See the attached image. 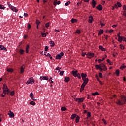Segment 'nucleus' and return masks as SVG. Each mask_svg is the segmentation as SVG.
Masks as SVG:
<instances>
[{
	"label": "nucleus",
	"mask_w": 126,
	"mask_h": 126,
	"mask_svg": "<svg viewBox=\"0 0 126 126\" xmlns=\"http://www.w3.org/2000/svg\"><path fill=\"white\" fill-rule=\"evenodd\" d=\"M10 92V90L8 89V88L7 87V85H6V84H4L3 87V93H4V94H1V97H5V95H6V94H7V95L9 96Z\"/></svg>",
	"instance_id": "1"
},
{
	"label": "nucleus",
	"mask_w": 126,
	"mask_h": 126,
	"mask_svg": "<svg viewBox=\"0 0 126 126\" xmlns=\"http://www.w3.org/2000/svg\"><path fill=\"white\" fill-rule=\"evenodd\" d=\"M126 97L125 96H123L121 97V100H117L116 102V104L117 105H119V106H123L124 104H126Z\"/></svg>",
	"instance_id": "2"
},
{
	"label": "nucleus",
	"mask_w": 126,
	"mask_h": 126,
	"mask_svg": "<svg viewBox=\"0 0 126 126\" xmlns=\"http://www.w3.org/2000/svg\"><path fill=\"white\" fill-rule=\"evenodd\" d=\"M34 82V79L33 78H30L26 83V84H33Z\"/></svg>",
	"instance_id": "3"
},
{
	"label": "nucleus",
	"mask_w": 126,
	"mask_h": 126,
	"mask_svg": "<svg viewBox=\"0 0 126 126\" xmlns=\"http://www.w3.org/2000/svg\"><path fill=\"white\" fill-rule=\"evenodd\" d=\"M87 58H88L89 59H91V58H93L95 55L93 53L89 52L87 54Z\"/></svg>",
	"instance_id": "4"
},
{
	"label": "nucleus",
	"mask_w": 126,
	"mask_h": 126,
	"mask_svg": "<svg viewBox=\"0 0 126 126\" xmlns=\"http://www.w3.org/2000/svg\"><path fill=\"white\" fill-rule=\"evenodd\" d=\"M8 5L9 7H10L11 10H12L13 11H14L15 12H17L18 11V10H17L16 8H15L14 6H11V5L9 4H8Z\"/></svg>",
	"instance_id": "5"
},
{
	"label": "nucleus",
	"mask_w": 126,
	"mask_h": 126,
	"mask_svg": "<svg viewBox=\"0 0 126 126\" xmlns=\"http://www.w3.org/2000/svg\"><path fill=\"white\" fill-rule=\"evenodd\" d=\"M98 66H99V67H100L101 68H103L104 71H106L107 70V67H106V66L105 65V64H103V63H100L98 65Z\"/></svg>",
	"instance_id": "6"
},
{
	"label": "nucleus",
	"mask_w": 126,
	"mask_h": 126,
	"mask_svg": "<svg viewBox=\"0 0 126 126\" xmlns=\"http://www.w3.org/2000/svg\"><path fill=\"white\" fill-rule=\"evenodd\" d=\"M84 101V98H77L76 99V102H78V103H82Z\"/></svg>",
	"instance_id": "7"
},
{
	"label": "nucleus",
	"mask_w": 126,
	"mask_h": 126,
	"mask_svg": "<svg viewBox=\"0 0 126 126\" xmlns=\"http://www.w3.org/2000/svg\"><path fill=\"white\" fill-rule=\"evenodd\" d=\"M96 4H97V2H96V1H95V0H92V5L93 8H95V7H96Z\"/></svg>",
	"instance_id": "8"
},
{
	"label": "nucleus",
	"mask_w": 126,
	"mask_h": 126,
	"mask_svg": "<svg viewBox=\"0 0 126 126\" xmlns=\"http://www.w3.org/2000/svg\"><path fill=\"white\" fill-rule=\"evenodd\" d=\"M24 69H25V66L23 65L20 68V73H23L24 72Z\"/></svg>",
	"instance_id": "9"
},
{
	"label": "nucleus",
	"mask_w": 126,
	"mask_h": 126,
	"mask_svg": "<svg viewBox=\"0 0 126 126\" xmlns=\"http://www.w3.org/2000/svg\"><path fill=\"white\" fill-rule=\"evenodd\" d=\"M40 79L41 81H42V80H48V79H49V77L46 76H42L40 77Z\"/></svg>",
	"instance_id": "10"
},
{
	"label": "nucleus",
	"mask_w": 126,
	"mask_h": 126,
	"mask_svg": "<svg viewBox=\"0 0 126 126\" xmlns=\"http://www.w3.org/2000/svg\"><path fill=\"white\" fill-rule=\"evenodd\" d=\"M96 8L98 9V10H99V11L103 10V6H102V5L101 4H99L98 6H97Z\"/></svg>",
	"instance_id": "11"
},
{
	"label": "nucleus",
	"mask_w": 126,
	"mask_h": 126,
	"mask_svg": "<svg viewBox=\"0 0 126 126\" xmlns=\"http://www.w3.org/2000/svg\"><path fill=\"white\" fill-rule=\"evenodd\" d=\"M95 67L97 70H98V69H100L101 72H102L104 70V68L100 67L99 65H96Z\"/></svg>",
	"instance_id": "12"
},
{
	"label": "nucleus",
	"mask_w": 126,
	"mask_h": 126,
	"mask_svg": "<svg viewBox=\"0 0 126 126\" xmlns=\"http://www.w3.org/2000/svg\"><path fill=\"white\" fill-rule=\"evenodd\" d=\"M93 20H94L93 17L92 16H90L89 17V23H92V21H93Z\"/></svg>",
	"instance_id": "13"
},
{
	"label": "nucleus",
	"mask_w": 126,
	"mask_h": 126,
	"mask_svg": "<svg viewBox=\"0 0 126 126\" xmlns=\"http://www.w3.org/2000/svg\"><path fill=\"white\" fill-rule=\"evenodd\" d=\"M8 115H9L10 118H13V117H14V113H13V112H11V111H9Z\"/></svg>",
	"instance_id": "14"
},
{
	"label": "nucleus",
	"mask_w": 126,
	"mask_h": 126,
	"mask_svg": "<svg viewBox=\"0 0 126 126\" xmlns=\"http://www.w3.org/2000/svg\"><path fill=\"white\" fill-rule=\"evenodd\" d=\"M77 72H78L77 70L72 71V73L73 76H74L75 77H76V75H77V74L78 73Z\"/></svg>",
	"instance_id": "15"
},
{
	"label": "nucleus",
	"mask_w": 126,
	"mask_h": 126,
	"mask_svg": "<svg viewBox=\"0 0 126 126\" xmlns=\"http://www.w3.org/2000/svg\"><path fill=\"white\" fill-rule=\"evenodd\" d=\"M0 49L1 51H7V49H6V48L4 47V46L2 45L0 46Z\"/></svg>",
	"instance_id": "16"
},
{
	"label": "nucleus",
	"mask_w": 126,
	"mask_h": 126,
	"mask_svg": "<svg viewBox=\"0 0 126 126\" xmlns=\"http://www.w3.org/2000/svg\"><path fill=\"white\" fill-rule=\"evenodd\" d=\"M79 120H80V117H79V116L77 115V117H76V120L75 122L76 123H78L79 122Z\"/></svg>",
	"instance_id": "17"
},
{
	"label": "nucleus",
	"mask_w": 126,
	"mask_h": 126,
	"mask_svg": "<svg viewBox=\"0 0 126 126\" xmlns=\"http://www.w3.org/2000/svg\"><path fill=\"white\" fill-rule=\"evenodd\" d=\"M87 76V75H86V74H84L83 73L81 74V77L82 79H84V78H86Z\"/></svg>",
	"instance_id": "18"
},
{
	"label": "nucleus",
	"mask_w": 126,
	"mask_h": 126,
	"mask_svg": "<svg viewBox=\"0 0 126 126\" xmlns=\"http://www.w3.org/2000/svg\"><path fill=\"white\" fill-rule=\"evenodd\" d=\"M56 60H61L62 59V57L61 56V55L57 54L56 56Z\"/></svg>",
	"instance_id": "19"
},
{
	"label": "nucleus",
	"mask_w": 126,
	"mask_h": 126,
	"mask_svg": "<svg viewBox=\"0 0 126 126\" xmlns=\"http://www.w3.org/2000/svg\"><path fill=\"white\" fill-rule=\"evenodd\" d=\"M103 33H104V31L103 30L101 29L99 31L98 36H101L102 35V34H103Z\"/></svg>",
	"instance_id": "20"
},
{
	"label": "nucleus",
	"mask_w": 126,
	"mask_h": 126,
	"mask_svg": "<svg viewBox=\"0 0 126 126\" xmlns=\"http://www.w3.org/2000/svg\"><path fill=\"white\" fill-rule=\"evenodd\" d=\"M82 80L84 81V82L87 84V83H88V81H89V79H88V78H85L84 79H82Z\"/></svg>",
	"instance_id": "21"
},
{
	"label": "nucleus",
	"mask_w": 126,
	"mask_h": 126,
	"mask_svg": "<svg viewBox=\"0 0 126 126\" xmlns=\"http://www.w3.org/2000/svg\"><path fill=\"white\" fill-rule=\"evenodd\" d=\"M45 56H46V57H48V58H50L51 60H53V57H52V56H51V54H50V53L46 54Z\"/></svg>",
	"instance_id": "22"
},
{
	"label": "nucleus",
	"mask_w": 126,
	"mask_h": 126,
	"mask_svg": "<svg viewBox=\"0 0 126 126\" xmlns=\"http://www.w3.org/2000/svg\"><path fill=\"white\" fill-rule=\"evenodd\" d=\"M69 80H70V78H69V77H65V80H64L65 82H68Z\"/></svg>",
	"instance_id": "23"
},
{
	"label": "nucleus",
	"mask_w": 126,
	"mask_h": 126,
	"mask_svg": "<svg viewBox=\"0 0 126 126\" xmlns=\"http://www.w3.org/2000/svg\"><path fill=\"white\" fill-rule=\"evenodd\" d=\"M77 116V115L76 114H72L71 116V119H72V120H73L74 119H75V118H76Z\"/></svg>",
	"instance_id": "24"
},
{
	"label": "nucleus",
	"mask_w": 126,
	"mask_h": 126,
	"mask_svg": "<svg viewBox=\"0 0 126 126\" xmlns=\"http://www.w3.org/2000/svg\"><path fill=\"white\" fill-rule=\"evenodd\" d=\"M99 48L100 49V50H102L103 52H105V51H106L105 48L103 47L102 45H100L99 46Z\"/></svg>",
	"instance_id": "25"
},
{
	"label": "nucleus",
	"mask_w": 126,
	"mask_h": 126,
	"mask_svg": "<svg viewBox=\"0 0 126 126\" xmlns=\"http://www.w3.org/2000/svg\"><path fill=\"white\" fill-rule=\"evenodd\" d=\"M71 22L72 23H75V22H77V19L73 18L71 19Z\"/></svg>",
	"instance_id": "26"
},
{
	"label": "nucleus",
	"mask_w": 126,
	"mask_h": 126,
	"mask_svg": "<svg viewBox=\"0 0 126 126\" xmlns=\"http://www.w3.org/2000/svg\"><path fill=\"white\" fill-rule=\"evenodd\" d=\"M15 94V92H14V91H12V92H11V93H9V95L10 96H14V94Z\"/></svg>",
	"instance_id": "27"
},
{
	"label": "nucleus",
	"mask_w": 126,
	"mask_h": 126,
	"mask_svg": "<svg viewBox=\"0 0 126 126\" xmlns=\"http://www.w3.org/2000/svg\"><path fill=\"white\" fill-rule=\"evenodd\" d=\"M49 44H51V47H54V46H55V42L53 41H50Z\"/></svg>",
	"instance_id": "28"
},
{
	"label": "nucleus",
	"mask_w": 126,
	"mask_h": 126,
	"mask_svg": "<svg viewBox=\"0 0 126 126\" xmlns=\"http://www.w3.org/2000/svg\"><path fill=\"white\" fill-rule=\"evenodd\" d=\"M115 73L117 75V76H119V75H120V70H116V71H115Z\"/></svg>",
	"instance_id": "29"
},
{
	"label": "nucleus",
	"mask_w": 126,
	"mask_h": 126,
	"mask_svg": "<svg viewBox=\"0 0 126 126\" xmlns=\"http://www.w3.org/2000/svg\"><path fill=\"white\" fill-rule=\"evenodd\" d=\"M30 47H29V45H27L26 47V52L27 53H28L29 50L28 49H29Z\"/></svg>",
	"instance_id": "30"
},
{
	"label": "nucleus",
	"mask_w": 126,
	"mask_h": 126,
	"mask_svg": "<svg viewBox=\"0 0 126 126\" xmlns=\"http://www.w3.org/2000/svg\"><path fill=\"white\" fill-rule=\"evenodd\" d=\"M95 77L96 79L98 80V81H99L100 83L102 84V81H100V79L99 78V76H98V75H96Z\"/></svg>",
	"instance_id": "31"
},
{
	"label": "nucleus",
	"mask_w": 126,
	"mask_h": 126,
	"mask_svg": "<svg viewBox=\"0 0 126 126\" xmlns=\"http://www.w3.org/2000/svg\"><path fill=\"white\" fill-rule=\"evenodd\" d=\"M118 41L120 42V43H122L123 41V37L120 36V37H118Z\"/></svg>",
	"instance_id": "32"
},
{
	"label": "nucleus",
	"mask_w": 126,
	"mask_h": 126,
	"mask_svg": "<svg viewBox=\"0 0 126 126\" xmlns=\"http://www.w3.org/2000/svg\"><path fill=\"white\" fill-rule=\"evenodd\" d=\"M19 53L21 55H23L24 50L23 49H20Z\"/></svg>",
	"instance_id": "33"
},
{
	"label": "nucleus",
	"mask_w": 126,
	"mask_h": 126,
	"mask_svg": "<svg viewBox=\"0 0 126 126\" xmlns=\"http://www.w3.org/2000/svg\"><path fill=\"white\" fill-rule=\"evenodd\" d=\"M92 95H93V96H96L97 95H99V93H98L97 92H96L95 93H92Z\"/></svg>",
	"instance_id": "34"
},
{
	"label": "nucleus",
	"mask_w": 126,
	"mask_h": 126,
	"mask_svg": "<svg viewBox=\"0 0 126 126\" xmlns=\"http://www.w3.org/2000/svg\"><path fill=\"white\" fill-rule=\"evenodd\" d=\"M7 71H8V72H13V69L11 68H8Z\"/></svg>",
	"instance_id": "35"
},
{
	"label": "nucleus",
	"mask_w": 126,
	"mask_h": 126,
	"mask_svg": "<svg viewBox=\"0 0 126 126\" xmlns=\"http://www.w3.org/2000/svg\"><path fill=\"white\" fill-rule=\"evenodd\" d=\"M5 7L3 5L0 4V9H5Z\"/></svg>",
	"instance_id": "36"
},
{
	"label": "nucleus",
	"mask_w": 126,
	"mask_h": 126,
	"mask_svg": "<svg viewBox=\"0 0 126 126\" xmlns=\"http://www.w3.org/2000/svg\"><path fill=\"white\" fill-rule=\"evenodd\" d=\"M76 77H78V78H79V79H80V78H81V76H80V74L78 73L77 74L76 76Z\"/></svg>",
	"instance_id": "37"
},
{
	"label": "nucleus",
	"mask_w": 126,
	"mask_h": 126,
	"mask_svg": "<svg viewBox=\"0 0 126 126\" xmlns=\"http://www.w3.org/2000/svg\"><path fill=\"white\" fill-rule=\"evenodd\" d=\"M61 111H66V108L65 107H61Z\"/></svg>",
	"instance_id": "38"
},
{
	"label": "nucleus",
	"mask_w": 126,
	"mask_h": 126,
	"mask_svg": "<svg viewBox=\"0 0 126 126\" xmlns=\"http://www.w3.org/2000/svg\"><path fill=\"white\" fill-rule=\"evenodd\" d=\"M83 90H84V87L81 86V88L80 89V92H82V91H83Z\"/></svg>",
	"instance_id": "39"
},
{
	"label": "nucleus",
	"mask_w": 126,
	"mask_h": 126,
	"mask_svg": "<svg viewBox=\"0 0 126 126\" xmlns=\"http://www.w3.org/2000/svg\"><path fill=\"white\" fill-rule=\"evenodd\" d=\"M117 4L118 7H122V4H121L119 2H117Z\"/></svg>",
	"instance_id": "40"
},
{
	"label": "nucleus",
	"mask_w": 126,
	"mask_h": 126,
	"mask_svg": "<svg viewBox=\"0 0 126 126\" xmlns=\"http://www.w3.org/2000/svg\"><path fill=\"white\" fill-rule=\"evenodd\" d=\"M30 105H32V106H35V104H36V103H35V102L34 101H31L30 103Z\"/></svg>",
	"instance_id": "41"
},
{
	"label": "nucleus",
	"mask_w": 126,
	"mask_h": 126,
	"mask_svg": "<svg viewBox=\"0 0 126 126\" xmlns=\"http://www.w3.org/2000/svg\"><path fill=\"white\" fill-rule=\"evenodd\" d=\"M36 23L37 24V25H39V24H40V23H41V22H40V21L38 19H37L36 20Z\"/></svg>",
	"instance_id": "42"
},
{
	"label": "nucleus",
	"mask_w": 126,
	"mask_h": 126,
	"mask_svg": "<svg viewBox=\"0 0 126 126\" xmlns=\"http://www.w3.org/2000/svg\"><path fill=\"white\" fill-rule=\"evenodd\" d=\"M30 97L31 98H33L34 97V94H33V93H31L30 94Z\"/></svg>",
	"instance_id": "43"
},
{
	"label": "nucleus",
	"mask_w": 126,
	"mask_h": 126,
	"mask_svg": "<svg viewBox=\"0 0 126 126\" xmlns=\"http://www.w3.org/2000/svg\"><path fill=\"white\" fill-rule=\"evenodd\" d=\"M41 35H42V37H47V35H46V33L42 32Z\"/></svg>",
	"instance_id": "44"
},
{
	"label": "nucleus",
	"mask_w": 126,
	"mask_h": 126,
	"mask_svg": "<svg viewBox=\"0 0 126 126\" xmlns=\"http://www.w3.org/2000/svg\"><path fill=\"white\" fill-rule=\"evenodd\" d=\"M49 26H50V22H48V23H47L46 24H45V27L48 28V27H49Z\"/></svg>",
	"instance_id": "45"
},
{
	"label": "nucleus",
	"mask_w": 126,
	"mask_h": 126,
	"mask_svg": "<svg viewBox=\"0 0 126 126\" xmlns=\"http://www.w3.org/2000/svg\"><path fill=\"white\" fill-rule=\"evenodd\" d=\"M105 60V57H103L102 59H99L98 60V63H101V62H103Z\"/></svg>",
	"instance_id": "46"
},
{
	"label": "nucleus",
	"mask_w": 126,
	"mask_h": 126,
	"mask_svg": "<svg viewBox=\"0 0 126 126\" xmlns=\"http://www.w3.org/2000/svg\"><path fill=\"white\" fill-rule=\"evenodd\" d=\"M70 4V1H68L65 4V6H68V5H69Z\"/></svg>",
	"instance_id": "47"
},
{
	"label": "nucleus",
	"mask_w": 126,
	"mask_h": 126,
	"mask_svg": "<svg viewBox=\"0 0 126 126\" xmlns=\"http://www.w3.org/2000/svg\"><path fill=\"white\" fill-rule=\"evenodd\" d=\"M108 33H111L114 32V30L113 29H111L110 30L108 31Z\"/></svg>",
	"instance_id": "48"
},
{
	"label": "nucleus",
	"mask_w": 126,
	"mask_h": 126,
	"mask_svg": "<svg viewBox=\"0 0 126 126\" xmlns=\"http://www.w3.org/2000/svg\"><path fill=\"white\" fill-rule=\"evenodd\" d=\"M126 66H125V65H122L121 67H120V69H124V68H126Z\"/></svg>",
	"instance_id": "49"
},
{
	"label": "nucleus",
	"mask_w": 126,
	"mask_h": 126,
	"mask_svg": "<svg viewBox=\"0 0 126 126\" xmlns=\"http://www.w3.org/2000/svg\"><path fill=\"white\" fill-rule=\"evenodd\" d=\"M57 1H58V0H55L53 2L54 5L56 6L57 5Z\"/></svg>",
	"instance_id": "50"
},
{
	"label": "nucleus",
	"mask_w": 126,
	"mask_h": 126,
	"mask_svg": "<svg viewBox=\"0 0 126 126\" xmlns=\"http://www.w3.org/2000/svg\"><path fill=\"white\" fill-rule=\"evenodd\" d=\"M99 76L100 78H103V74L102 73H99Z\"/></svg>",
	"instance_id": "51"
},
{
	"label": "nucleus",
	"mask_w": 126,
	"mask_h": 126,
	"mask_svg": "<svg viewBox=\"0 0 126 126\" xmlns=\"http://www.w3.org/2000/svg\"><path fill=\"white\" fill-rule=\"evenodd\" d=\"M123 9L124 10V12H126V5H123Z\"/></svg>",
	"instance_id": "52"
},
{
	"label": "nucleus",
	"mask_w": 126,
	"mask_h": 126,
	"mask_svg": "<svg viewBox=\"0 0 126 126\" xmlns=\"http://www.w3.org/2000/svg\"><path fill=\"white\" fill-rule=\"evenodd\" d=\"M76 34H80V33H81L80 30H77L76 31Z\"/></svg>",
	"instance_id": "53"
},
{
	"label": "nucleus",
	"mask_w": 126,
	"mask_h": 126,
	"mask_svg": "<svg viewBox=\"0 0 126 126\" xmlns=\"http://www.w3.org/2000/svg\"><path fill=\"white\" fill-rule=\"evenodd\" d=\"M87 117H91V113L89 112H87Z\"/></svg>",
	"instance_id": "54"
},
{
	"label": "nucleus",
	"mask_w": 126,
	"mask_h": 126,
	"mask_svg": "<svg viewBox=\"0 0 126 126\" xmlns=\"http://www.w3.org/2000/svg\"><path fill=\"white\" fill-rule=\"evenodd\" d=\"M59 55H60L61 57H63V56H64V53L63 52H61Z\"/></svg>",
	"instance_id": "55"
},
{
	"label": "nucleus",
	"mask_w": 126,
	"mask_h": 126,
	"mask_svg": "<svg viewBox=\"0 0 126 126\" xmlns=\"http://www.w3.org/2000/svg\"><path fill=\"white\" fill-rule=\"evenodd\" d=\"M63 73H64V71H61L60 72V75H63Z\"/></svg>",
	"instance_id": "56"
},
{
	"label": "nucleus",
	"mask_w": 126,
	"mask_h": 126,
	"mask_svg": "<svg viewBox=\"0 0 126 126\" xmlns=\"http://www.w3.org/2000/svg\"><path fill=\"white\" fill-rule=\"evenodd\" d=\"M86 84H87V83H85V82H83L81 85V86H83L84 87H85V85H86Z\"/></svg>",
	"instance_id": "57"
},
{
	"label": "nucleus",
	"mask_w": 126,
	"mask_h": 126,
	"mask_svg": "<svg viewBox=\"0 0 126 126\" xmlns=\"http://www.w3.org/2000/svg\"><path fill=\"white\" fill-rule=\"evenodd\" d=\"M102 121L104 123V124H105V125H107V121H106V120H105V119H102Z\"/></svg>",
	"instance_id": "58"
},
{
	"label": "nucleus",
	"mask_w": 126,
	"mask_h": 126,
	"mask_svg": "<svg viewBox=\"0 0 126 126\" xmlns=\"http://www.w3.org/2000/svg\"><path fill=\"white\" fill-rule=\"evenodd\" d=\"M31 28V25L30 24H28V29H30Z\"/></svg>",
	"instance_id": "59"
},
{
	"label": "nucleus",
	"mask_w": 126,
	"mask_h": 126,
	"mask_svg": "<svg viewBox=\"0 0 126 126\" xmlns=\"http://www.w3.org/2000/svg\"><path fill=\"white\" fill-rule=\"evenodd\" d=\"M49 49V47L48 46H45V51L47 52L48 51V49Z\"/></svg>",
	"instance_id": "60"
},
{
	"label": "nucleus",
	"mask_w": 126,
	"mask_h": 126,
	"mask_svg": "<svg viewBox=\"0 0 126 126\" xmlns=\"http://www.w3.org/2000/svg\"><path fill=\"white\" fill-rule=\"evenodd\" d=\"M40 54H41V55H46V54H47V52H44L43 51L40 52Z\"/></svg>",
	"instance_id": "61"
},
{
	"label": "nucleus",
	"mask_w": 126,
	"mask_h": 126,
	"mask_svg": "<svg viewBox=\"0 0 126 126\" xmlns=\"http://www.w3.org/2000/svg\"><path fill=\"white\" fill-rule=\"evenodd\" d=\"M122 41H124V42H126V38L125 37H123Z\"/></svg>",
	"instance_id": "62"
},
{
	"label": "nucleus",
	"mask_w": 126,
	"mask_h": 126,
	"mask_svg": "<svg viewBox=\"0 0 126 126\" xmlns=\"http://www.w3.org/2000/svg\"><path fill=\"white\" fill-rule=\"evenodd\" d=\"M113 7H114V8H116L117 9H118V5L115 4Z\"/></svg>",
	"instance_id": "63"
},
{
	"label": "nucleus",
	"mask_w": 126,
	"mask_h": 126,
	"mask_svg": "<svg viewBox=\"0 0 126 126\" xmlns=\"http://www.w3.org/2000/svg\"><path fill=\"white\" fill-rule=\"evenodd\" d=\"M56 4H58V5L59 4H61V1H58L56 2Z\"/></svg>",
	"instance_id": "64"
}]
</instances>
